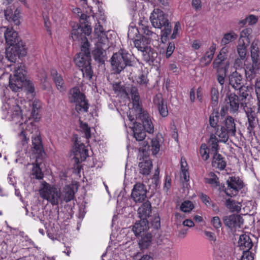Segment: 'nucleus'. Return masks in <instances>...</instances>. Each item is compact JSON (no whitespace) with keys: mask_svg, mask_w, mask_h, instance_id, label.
I'll return each instance as SVG.
<instances>
[{"mask_svg":"<svg viewBox=\"0 0 260 260\" xmlns=\"http://www.w3.org/2000/svg\"><path fill=\"white\" fill-rule=\"evenodd\" d=\"M100 40L101 41L96 42L95 48L92 51V55L96 61L104 64L106 59V49L107 48V47L105 46V44L108 41L105 38H101Z\"/></svg>","mask_w":260,"mask_h":260,"instance_id":"nucleus-11","label":"nucleus"},{"mask_svg":"<svg viewBox=\"0 0 260 260\" xmlns=\"http://www.w3.org/2000/svg\"><path fill=\"white\" fill-rule=\"evenodd\" d=\"M140 33L143 34V36L145 37L151 38L152 39L155 38L157 37V35L155 33L152 32L150 30L149 26L142 25L141 27H140Z\"/></svg>","mask_w":260,"mask_h":260,"instance_id":"nucleus-47","label":"nucleus"},{"mask_svg":"<svg viewBox=\"0 0 260 260\" xmlns=\"http://www.w3.org/2000/svg\"><path fill=\"white\" fill-rule=\"evenodd\" d=\"M215 69H216L217 80L222 88L225 82V77L226 76L228 69L226 68H218Z\"/></svg>","mask_w":260,"mask_h":260,"instance_id":"nucleus-38","label":"nucleus"},{"mask_svg":"<svg viewBox=\"0 0 260 260\" xmlns=\"http://www.w3.org/2000/svg\"><path fill=\"white\" fill-rule=\"evenodd\" d=\"M131 54L123 49L114 53L111 58V64L114 72L120 74L127 67H133L135 63Z\"/></svg>","mask_w":260,"mask_h":260,"instance_id":"nucleus-5","label":"nucleus"},{"mask_svg":"<svg viewBox=\"0 0 260 260\" xmlns=\"http://www.w3.org/2000/svg\"><path fill=\"white\" fill-rule=\"evenodd\" d=\"M252 32V30L250 28H247L244 29L240 34V37L239 40V43H244L246 41L247 43H249V36Z\"/></svg>","mask_w":260,"mask_h":260,"instance_id":"nucleus-48","label":"nucleus"},{"mask_svg":"<svg viewBox=\"0 0 260 260\" xmlns=\"http://www.w3.org/2000/svg\"><path fill=\"white\" fill-rule=\"evenodd\" d=\"M193 208V204L191 201H185L181 204L180 210L184 212H189Z\"/></svg>","mask_w":260,"mask_h":260,"instance_id":"nucleus-51","label":"nucleus"},{"mask_svg":"<svg viewBox=\"0 0 260 260\" xmlns=\"http://www.w3.org/2000/svg\"><path fill=\"white\" fill-rule=\"evenodd\" d=\"M251 59L252 61V64H256L260 66V63L258 62L259 55L256 52L251 51Z\"/></svg>","mask_w":260,"mask_h":260,"instance_id":"nucleus-61","label":"nucleus"},{"mask_svg":"<svg viewBox=\"0 0 260 260\" xmlns=\"http://www.w3.org/2000/svg\"><path fill=\"white\" fill-rule=\"evenodd\" d=\"M80 127L82 131L84 133L85 138L89 139L91 137V131L90 127L88 125L86 122L79 120Z\"/></svg>","mask_w":260,"mask_h":260,"instance_id":"nucleus-49","label":"nucleus"},{"mask_svg":"<svg viewBox=\"0 0 260 260\" xmlns=\"http://www.w3.org/2000/svg\"><path fill=\"white\" fill-rule=\"evenodd\" d=\"M113 88L115 92H119L128 95V89L124 86L121 82H115L113 84Z\"/></svg>","mask_w":260,"mask_h":260,"instance_id":"nucleus-44","label":"nucleus"},{"mask_svg":"<svg viewBox=\"0 0 260 260\" xmlns=\"http://www.w3.org/2000/svg\"><path fill=\"white\" fill-rule=\"evenodd\" d=\"M236 132L234 119L231 116H227L220 123L219 128H217L216 135L221 142L226 143L230 136H235Z\"/></svg>","mask_w":260,"mask_h":260,"instance_id":"nucleus-7","label":"nucleus"},{"mask_svg":"<svg viewBox=\"0 0 260 260\" xmlns=\"http://www.w3.org/2000/svg\"><path fill=\"white\" fill-rule=\"evenodd\" d=\"M219 119V114L218 111H213L209 117V123L210 126L214 128L215 134L216 135L217 128H219L220 124H218Z\"/></svg>","mask_w":260,"mask_h":260,"instance_id":"nucleus-37","label":"nucleus"},{"mask_svg":"<svg viewBox=\"0 0 260 260\" xmlns=\"http://www.w3.org/2000/svg\"><path fill=\"white\" fill-rule=\"evenodd\" d=\"M74 198L75 191L73 187L69 185H66L61 191L60 203L61 204L63 201L66 203L69 202L74 200Z\"/></svg>","mask_w":260,"mask_h":260,"instance_id":"nucleus-23","label":"nucleus"},{"mask_svg":"<svg viewBox=\"0 0 260 260\" xmlns=\"http://www.w3.org/2000/svg\"><path fill=\"white\" fill-rule=\"evenodd\" d=\"M237 38L238 35L233 31L225 33L221 41V45L222 46L225 45L236 40Z\"/></svg>","mask_w":260,"mask_h":260,"instance_id":"nucleus-42","label":"nucleus"},{"mask_svg":"<svg viewBox=\"0 0 260 260\" xmlns=\"http://www.w3.org/2000/svg\"><path fill=\"white\" fill-rule=\"evenodd\" d=\"M246 114L248 123L247 129L249 131V133H251L254 129L257 122L256 113L254 110H252L251 108H249L246 111Z\"/></svg>","mask_w":260,"mask_h":260,"instance_id":"nucleus-25","label":"nucleus"},{"mask_svg":"<svg viewBox=\"0 0 260 260\" xmlns=\"http://www.w3.org/2000/svg\"><path fill=\"white\" fill-rule=\"evenodd\" d=\"M209 150L207 145L205 143L202 144L200 149V154L204 160H207L209 158Z\"/></svg>","mask_w":260,"mask_h":260,"instance_id":"nucleus-50","label":"nucleus"},{"mask_svg":"<svg viewBox=\"0 0 260 260\" xmlns=\"http://www.w3.org/2000/svg\"><path fill=\"white\" fill-rule=\"evenodd\" d=\"M209 178H206L205 179V182L206 183L210 184L214 186H219L220 183L219 181V178L217 175L213 172H210L209 174Z\"/></svg>","mask_w":260,"mask_h":260,"instance_id":"nucleus-43","label":"nucleus"},{"mask_svg":"<svg viewBox=\"0 0 260 260\" xmlns=\"http://www.w3.org/2000/svg\"><path fill=\"white\" fill-rule=\"evenodd\" d=\"M213 154L212 166L216 167L220 170H224L226 166V162L224 160V158L218 152Z\"/></svg>","mask_w":260,"mask_h":260,"instance_id":"nucleus-29","label":"nucleus"},{"mask_svg":"<svg viewBox=\"0 0 260 260\" xmlns=\"http://www.w3.org/2000/svg\"><path fill=\"white\" fill-rule=\"evenodd\" d=\"M143 56L144 60L149 63L158 62V53L156 50L150 47L143 52Z\"/></svg>","mask_w":260,"mask_h":260,"instance_id":"nucleus-30","label":"nucleus"},{"mask_svg":"<svg viewBox=\"0 0 260 260\" xmlns=\"http://www.w3.org/2000/svg\"><path fill=\"white\" fill-rule=\"evenodd\" d=\"M140 33V29L136 27H132L129 28L127 32V37L129 40H135L136 37Z\"/></svg>","mask_w":260,"mask_h":260,"instance_id":"nucleus-52","label":"nucleus"},{"mask_svg":"<svg viewBox=\"0 0 260 260\" xmlns=\"http://www.w3.org/2000/svg\"><path fill=\"white\" fill-rule=\"evenodd\" d=\"M75 151L74 152V158L76 163L78 164L84 161L88 156V150L84 144H78L77 142L75 143Z\"/></svg>","mask_w":260,"mask_h":260,"instance_id":"nucleus-14","label":"nucleus"},{"mask_svg":"<svg viewBox=\"0 0 260 260\" xmlns=\"http://www.w3.org/2000/svg\"><path fill=\"white\" fill-rule=\"evenodd\" d=\"M150 146L148 145V143L146 141H144L143 144H142V146L140 147L139 150L141 152L140 157H142L143 160H146L145 159L147 158L149 156L148 151L149 150ZM141 159V158H140V160Z\"/></svg>","mask_w":260,"mask_h":260,"instance_id":"nucleus-45","label":"nucleus"},{"mask_svg":"<svg viewBox=\"0 0 260 260\" xmlns=\"http://www.w3.org/2000/svg\"><path fill=\"white\" fill-rule=\"evenodd\" d=\"M147 189L142 183H137L134 185L131 198L136 203H141L146 201Z\"/></svg>","mask_w":260,"mask_h":260,"instance_id":"nucleus-12","label":"nucleus"},{"mask_svg":"<svg viewBox=\"0 0 260 260\" xmlns=\"http://www.w3.org/2000/svg\"><path fill=\"white\" fill-rule=\"evenodd\" d=\"M212 223L213 226L216 229H219L221 226V221L219 217L218 216L213 217L212 219Z\"/></svg>","mask_w":260,"mask_h":260,"instance_id":"nucleus-59","label":"nucleus"},{"mask_svg":"<svg viewBox=\"0 0 260 260\" xmlns=\"http://www.w3.org/2000/svg\"><path fill=\"white\" fill-rule=\"evenodd\" d=\"M227 103L230 105V111L233 113L238 111L240 106H241V101L238 95L234 93H231L228 95Z\"/></svg>","mask_w":260,"mask_h":260,"instance_id":"nucleus-24","label":"nucleus"},{"mask_svg":"<svg viewBox=\"0 0 260 260\" xmlns=\"http://www.w3.org/2000/svg\"><path fill=\"white\" fill-rule=\"evenodd\" d=\"M216 50V46L213 44L205 55L200 59L199 66L202 68L208 66L211 62Z\"/></svg>","mask_w":260,"mask_h":260,"instance_id":"nucleus-19","label":"nucleus"},{"mask_svg":"<svg viewBox=\"0 0 260 260\" xmlns=\"http://www.w3.org/2000/svg\"><path fill=\"white\" fill-rule=\"evenodd\" d=\"M139 101L140 100H136V101L133 100V108L132 110H134L135 112L136 118L137 120H138V118L141 117L142 115H144L147 113L142 109Z\"/></svg>","mask_w":260,"mask_h":260,"instance_id":"nucleus-41","label":"nucleus"},{"mask_svg":"<svg viewBox=\"0 0 260 260\" xmlns=\"http://www.w3.org/2000/svg\"><path fill=\"white\" fill-rule=\"evenodd\" d=\"M150 20L152 25L156 28L161 29L162 42L167 41L168 36L170 34L172 26L168 19V15L158 9L154 10L151 13Z\"/></svg>","mask_w":260,"mask_h":260,"instance_id":"nucleus-4","label":"nucleus"},{"mask_svg":"<svg viewBox=\"0 0 260 260\" xmlns=\"http://www.w3.org/2000/svg\"><path fill=\"white\" fill-rule=\"evenodd\" d=\"M151 205L149 201L146 200L138 210V214L140 219H147L151 213Z\"/></svg>","mask_w":260,"mask_h":260,"instance_id":"nucleus-20","label":"nucleus"},{"mask_svg":"<svg viewBox=\"0 0 260 260\" xmlns=\"http://www.w3.org/2000/svg\"><path fill=\"white\" fill-rule=\"evenodd\" d=\"M26 71L24 66L17 64L14 68L13 76L10 75L9 78V87L15 92L18 91L23 87H25L27 91L32 93L35 91L32 83L26 78Z\"/></svg>","mask_w":260,"mask_h":260,"instance_id":"nucleus-3","label":"nucleus"},{"mask_svg":"<svg viewBox=\"0 0 260 260\" xmlns=\"http://www.w3.org/2000/svg\"><path fill=\"white\" fill-rule=\"evenodd\" d=\"M246 45L245 42L244 43H239L238 45L237 46V52L239 57L242 59V60H244L246 57V55L247 54V46Z\"/></svg>","mask_w":260,"mask_h":260,"instance_id":"nucleus-46","label":"nucleus"},{"mask_svg":"<svg viewBox=\"0 0 260 260\" xmlns=\"http://www.w3.org/2000/svg\"><path fill=\"white\" fill-rule=\"evenodd\" d=\"M127 88L128 89V93L130 92L132 100L136 101V100H140V96L137 87L131 86L130 87H127Z\"/></svg>","mask_w":260,"mask_h":260,"instance_id":"nucleus-54","label":"nucleus"},{"mask_svg":"<svg viewBox=\"0 0 260 260\" xmlns=\"http://www.w3.org/2000/svg\"><path fill=\"white\" fill-rule=\"evenodd\" d=\"M229 84L234 89L238 90L243 86V78L242 75L237 71L233 72L228 76Z\"/></svg>","mask_w":260,"mask_h":260,"instance_id":"nucleus-17","label":"nucleus"},{"mask_svg":"<svg viewBox=\"0 0 260 260\" xmlns=\"http://www.w3.org/2000/svg\"><path fill=\"white\" fill-rule=\"evenodd\" d=\"M32 151L34 153L37 154L36 156V164H32L33 168L32 169V175L35 176L38 179H42L43 174L42 172L40 165L41 162H39L40 159H42L45 153L44 152L43 146L42 143L41 137L39 135L32 136Z\"/></svg>","mask_w":260,"mask_h":260,"instance_id":"nucleus-6","label":"nucleus"},{"mask_svg":"<svg viewBox=\"0 0 260 260\" xmlns=\"http://www.w3.org/2000/svg\"><path fill=\"white\" fill-rule=\"evenodd\" d=\"M140 237L139 240V245L141 249H146L151 243L152 235L150 233H147L145 235L138 237Z\"/></svg>","mask_w":260,"mask_h":260,"instance_id":"nucleus-33","label":"nucleus"},{"mask_svg":"<svg viewBox=\"0 0 260 260\" xmlns=\"http://www.w3.org/2000/svg\"><path fill=\"white\" fill-rule=\"evenodd\" d=\"M227 55L222 54L219 52L213 62V68H226L228 69L229 67V61L225 62L227 58Z\"/></svg>","mask_w":260,"mask_h":260,"instance_id":"nucleus-31","label":"nucleus"},{"mask_svg":"<svg viewBox=\"0 0 260 260\" xmlns=\"http://www.w3.org/2000/svg\"><path fill=\"white\" fill-rule=\"evenodd\" d=\"M238 244L241 249L249 250L251 249L253 243L249 236L246 234H243L240 236Z\"/></svg>","mask_w":260,"mask_h":260,"instance_id":"nucleus-28","label":"nucleus"},{"mask_svg":"<svg viewBox=\"0 0 260 260\" xmlns=\"http://www.w3.org/2000/svg\"><path fill=\"white\" fill-rule=\"evenodd\" d=\"M175 49V45L174 43H170L166 51V57L169 58L173 53Z\"/></svg>","mask_w":260,"mask_h":260,"instance_id":"nucleus-60","label":"nucleus"},{"mask_svg":"<svg viewBox=\"0 0 260 260\" xmlns=\"http://www.w3.org/2000/svg\"><path fill=\"white\" fill-rule=\"evenodd\" d=\"M257 21V18L253 15H250L249 17H247L245 20H244L240 22V23L245 24L246 22H248L249 23L252 24L256 23Z\"/></svg>","mask_w":260,"mask_h":260,"instance_id":"nucleus-58","label":"nucleus"},{"mask_svg":"<svg viewBox=\"0 0 260 260\" xmlns=\"http://www.w3.org/2000/svg\"><path fill=\"white\" fill-rule=\"evenodd\" d=\"M219 142H221L220 140H218L215 135L213 134H211L208 143L209 146L211 147V153L214 154L218 152L219 150V145L218 143Z\"/></svg>","mask_w":260,"mask_h":260,"instance_id":"nucleus-39","label":"nucleus"},{"mask_svg":"<svg viewBox=\"0 0 260 260\" xmlns=\"http://www.w3.org/2000/svg\"><path fill=\"white\" fill-rule=\"evenodd\" d=\"M223 221L225 226L231 229L240 228L243 222V219L240 215L236 214L224 216Z\"/></svg>","mask_w":260,"mask_h":260,"instance_id":"nucleus-15","label":"nucleus"},{"mask_svg":"<svg viewBox=\"0 0 260 260\" xmlns=\"http://www.w3.org/2000/svg\"><path fill=\"white\" fill-rule=\"evenodd\" d=\"M226 184L227 187L223 184L220 188L229 197L236 196L243 187V181L238 177L235 176L230 177L226 180Z\"/></svg>","mask_w":260,"mask_h":260,"instance_id":"nucleus-10","label":"nucleus"},{"mask_svg":"<svg viewBox=\"0 0 260 260\" xmlns=\"http://www.w3.org/2000/svg\"><path fill=\"white\" fill-rule=\"evenodd\" d=\"M243 253L241 257V260H254V254L252 251L244 250L243 248Z\"/></svg>","mask_w":260,"mask_h":260,"instance_id":"nucleus-55","label":"nucleus"},{"mask_svg":"<svg viewBox=\"0 0 260 260\" xmlns=\"http://www.w3.org/2000/svg\"><path fill=\"white\" fill-rule=\"evenodd\" d=\"M69 98L71 103H76L75 109L78 113L88 111L89 105L85 95L81 93L78 88L71 89Z\"/></svg>","mask_w":260,"mask_h":260,"instance_id":"nucleus-9","label":"nucleus"},{"mask_svg":"<svg viewBox=\"0 0 260 260\" xmlns=\"http://www.w3.org/2000/svg\"><path fill=\"white\" fill-rule=\"evenodd\" d=\"M41 198L47 200L52 205L58 206L60 203L61 191L59 189L46 183L40 190Z\"/></svg>","mask_w":260,"mask_h":260,"instance_id":"nucleus-8","label":"nucleus"},{"mask_svg":"<svg viewBox=\"0 0 260 260\" xmlns=\"http://www.w3.org/2000/svg\"><path fill=\"white\" fill-rule=\"evenodd\" d=\"M139 119H140L142 122V128L146 132L150 134L153 133L154 126L147 113L144 115H142L141 117L138 118V120Z\"/></svg>","mask_w":260,"mask_h":260,"instance_id":"nucleus-27","label":"nucleus"},{"mask_svg":"<svg viewBox=\"0 0 260 260\" xmlns=\"http://www.w3.org/2000/svg\"><path fill=\"white\" fill-rule=\"evenodd\" d=\"M149 222L147 219H140L137 221L133 228V231L136 237L146 234L149 229Z\"/></svg>","mask_w":260,"mask_h":260,"instance_id":"nucleus-16","label":"nucleus"},{"mask_svg":"<svg viewBox=\"0 0 260 260\" xmlns=\"http://www.w3.org/2000/svg\"><path fill=\"white\" fill-rule=\"evenodd\" d=\"M88 18V16L85 14H81V16H80V19L81 21H82V22H81V23H84V26H81L80 24H77V23H75L74 24V25L72 26L73 27V29H72V30H73L74 29V27H75V28H77L76 26L77 25H78L79 26L83 28V29H85V26H88V27H89L91 29V27L90 25H89L88 24H86V20Z\"/></svg>","mask_w":260,"mask_h":260,"instance_id":"nucleus-56","label":"nucleus"},{"mask_svg":"<svg viewBox=\"0 0 260 260\" xmlns=\"http://www.w3.org/2000/svg\"><path fill=\"white\" fill-rule=\"evenodd\" d=\"M50 74L57 88L58 89H61L63 84V80L61 75H59L55 69H52L50 71Z\"/></svg>","mask_w":260,"mask_h":260,"instance_id":"nucleus-40","label":"nucleus"},{"mask_svg":"<svg viewBox=\"0 0 260 260\" xmlns=\"http://www.w3.org/2000/svg\"><path fill=\"white\" fill-rule=\"evenodd\" d=\"M153 103L158 110L160 115L164 117L168 115V110L166 102L164 100L161 94H156L153 99Z\"/></svg>","mask_w":260,"mask_h":260,"instance_id":"nucleus-18","label":"nucleus"},{"mask_svg":"<svg viewBox=\"0 0 260 260\" xmlns=\"http://www.w3.org/2000/svg\"><path fill=\"white\" fill-rule=\"evenodd\" d=\"M225 206L232 212H239L241 209V204L240 202L230 199L226 200Z\"/></svg>","mask_w":260,"mask_h":260,"instance_id":"nucleus-36","label":"nucleus"},{"mask_svg":"<svg viewBox=\"0 0 260 260\" xmlns=\"http://www.w3.org/2000/svg\"><path fill=\"white\" fill-rule=\"evenodd\" d=\"M260 69V66L255 64H248L245 68V76L247 80L250 82L254 79L256 76L257 72Z\"/></svg>","mask_w":260,"mask_h":260,"instance_id":"nucleus-26","label":"nucleus"},{"mask_svg":"<svg viewBox=\"0 0 260 260\" xmlns=\"http://www.w3.org/2000/svg\"><path fill=\"white\" fill-rule=\"evenodd\" d=\"M71 32V37L74 41L81 43V51L76 55L74 59L75 63L81 69L83 77L90 80L93 76V71L91 66V56L89 43L87 36L91 33V28L85 26V29L77 25Z\"/></svg>","mask_w":260,"mask_h":260,"instance_id":"nucleus-1","label":"nucleus"},{"mask_svg":"<svg viewBox=\"0 0 260 260\" xmlns=\"http://www.w3.org/2000/svg\"><path fill=\"white\" fill-rule=\"evenodd\" d=\"M238 90H239L238 97L241 101V107H245L248 96L247 87L243 85L240 88H238Z\"/></svg>","mask_w":260,"mask_h":260,"instance_id":"nucleus-34","label":"nucleus"},{"mask_svg":"<svg viewBox=\"0 0 260 260\" xmlns=\"http://www.w3.org/2000/svg\"><path fill=\"white\" fill-rule=\"evenodd\" d=\"M19 137L21 139L22 145H24L28 143V141H29V138L27 137V134L26 132H21Z\"/></svg>","mask_w":260,"mask_h":260,"instance_id":"nucleus-62","label":"nucleus"},{"mask_svg":"<svg viewBox=\"0 0 260 260\" xmlns=\"http://www.w3.org/2000/svg\"><path fill=\"white\" fill-rule=\"evenodd\" d=\"M6 42L9 46L6 49V57L11 62H15L17 58L25 56L27 49L25 43L18 33L12 28H7L4 32Z\"/></svg>","mask_w":260,"mask_h":260,"instance_id":"nucleus-2","label":"nucleus"},{"mask_svg":"<svg viewBox=\"0 0 260 260\" xmlns=\"http://www.w3.org/2000/svg\"><path fill=\"white\" fill-rule=\"evenodd\" d=\"M254 83L256 96H260V79L256 78Z\"/></svg>","mask_w":260,"mask_h":260,"instance_id":"nucleus-64","label":"nucleus"},{"mask_svg":"<svg viewBox=\"0 0 260 260\" xmlns=\"http://www.w3.org/2000/svg\"><path fill=\"white\" fill-rule=\"evenodd\" d=\"M152 162L150 159H147L140 162L139 164L140 173L144 175H149L152 169Z\"/></svg>","mask_w":260,"mask_h":260,"instance_id":"nucleus-32","label":"nucleus"},{"mask_svg":"<svg viewBox=\"0 0 260 260\" xmlns=\"http://www.w3.org/2000/svg\"><path fill=\"white\" fill-rule=\"evenodd\" d=\"M151 41V38L142 36L139 39H135L134 41V43L135 46L138 50L143 53L150 47V46H148V45L150 44Z\"/></svg>","mask_w":260,"mask_h":260,"instance_id":"nucleus-22","label":"nucleus"},{"mask_svg":"<svg viewBox=\"0 0 260 260\" xmlns=\"http://www.w3.org/2000/svg\"><path fill=\"white\" fill-rule=\"evenodd\" d=\"M148 82L146 74L142 73L140 74L137 78V82L140 85H146Z\"/></svg>","mask_w":260,"mask_h":260,"instance_id":"nucleus-57","label":"nucleus"},{"mask_svg":"<svg viewBox=\"0 0 260 260\" xmlns=\"http://www.w3.org/2000/svg\"><path fill=\"white\" fill-rule=\"evenodd\" d=\"M152 226L155 229H158L160 227V218L158 216H155L153 220L151 221Z\"/></svg>","mask_w":260,"mask_h":260,"instance_id":"nucleus-63","label":"nucleus"},{"mask_svg":"<svg viewBox=\"0 0 260 260\" xmlns=\"http://www.w3.org/2000/svg\"><path fill=\"white\" fill-rule=\"evenodd\" d=\"M10 111V112L8 111V113H11L12 120L16 122H20L22 117V110L20 107L17 105H14Z\"/></svg>","mask_w":260,"mask_h":260,"instance_id":"nucleus-35","label":"nucleus"},{"mask_svg":"<svg viewBox=\"0 0 260 260\" xmlns=\"http://www.w3.org/2000/svg\"><path fill=\"white\" fill-rule=\"evenodd\" d=\"M134 137L137 141H142V144L145 141L144 139L146 137V131L142 128V124L138 122L134 123L132 127Z\"/></svg>","mask_w":260,"mask_h":260,"instance_id":"nucleus-21","label":"nucleus"},{"mask_svg":"<svg viewBox=\"0 0 260 260\" xmlns=\"http://www.w3.org/2000/svg\"><path fill=\"white\" fill-rule=\"evenodd\" d=\"M151 151L153 155L158 153L160 150V145L157 139H152L151 140Z\"/></svg>","mask_w":260,"mask_h":260,"instance_id":"nucleus-53","label":"nucleus"},{"mask_svg":"<svg viewBox=\"0 0 260 260\" xmlns=\"http://www.w3.org/2000/svg\"><path fill=\"white\" fill-rule=\"evenodd\" d=\"M4 13L6 19L9 22H13L16 25H19L20 24V10L18 9H15L14 7L10 6L7 8Z\"/></svg>","mask_w":260,"mask_h":260,"instance_id":"nucleus-13","label":"nucleus"}]
</instances>
